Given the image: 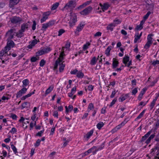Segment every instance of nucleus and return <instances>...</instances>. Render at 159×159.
I'll use <instances>...</instances> for the list:
<instances>
[{"label": "nucleus", "instance_id": "1", "mask_svg": "<svg viewBox=\"0 0 159 159\" xmlns=\"http://www.w3.org/2000/svg\"><path fill=\"white\" fill-rule=\"evenodd\" d=\"M8 41L7 44L5 47L4 50L1 51L0 52V55L2 56L6 53L11 48L14 46V42L11 39H7Z\"/></svg>", "mask_w": 159, "mask_h": 159}, {"label": "nucleus", "instance_id": "2", "mask_svg": "<svg viewBox=\"0 0 159 159\" xmlns=\"http://www.w3.org/2000/svg\"><path fill=\"white\" fill-rule=\"evenodd\" d=\"M16 33L15 29H11L9 30L6 33V36L7 38V39H11L13 38L15 35Z\"/></svg>", "mask_w": 159, "mask_h": 159}, {"label": "nucleus", "instance_id": "3", "mask_svg": "<svg viewBox=\"0 0 159 159\" xmlns=\"http://www.w3.org/2000/svg\"><path fill=\"white\" fill-rule=\"evenodd\" d=\"M102 148L99 147L98 148H97L96 147L93 146L92 148L89 149L87 151L85 152L84 154L85 155H87L89 153L92 152L93 154L94 155L96 153V152L102 149Z\"/></svg>", "mask_w": 159, "mask_h": 159}, {"label": "nucleus", "instance_id": "4", "mask_svg": "<svg viewBox=\"0 0 159 159\" xmlns=\"http://www.w3.org/2000/svg\"><path fill=\"white\" fill-rule=\"evenodd\" d=\"M58 60H56L54 65V70H56L57 69L58 66L59 65V70L60 72H62L63 70L65 65L62 63V61H58Z\"/></svg>", "mask_w": 159, "mask_h": 159}, {"label": "nucleus", "instance_id": "5", "mask_svg": "<svg viewBox=\"0 0 159 159\" xmlns=\"http://www.w3.org/2000/svg\"><path fill=\"white\" fill-rule=\"evenodd\" d=\"M75 6V3H73V1H70L65 5L64 9L67 10L68 11H70L72 9L74 8Z\"/></svg>", "mask_w": 159, "mask_h": 159}, {"label": "nucleus", "instance_id": "6", "mask_svg": "<svg viewBox=\"0 0 159 159\" xmlns=\"http://www.w3.org/2000/svg\"><path fill=\"white\" fill-rule=\"evenodd\" d=\"M77 21L76 16L73 14L70 16V20L69 22L70 25L72 26L75 25V23Z\"/></svg>", "mask_w": 159, "mask_h": 159}, {"label": "nucleus", "instance_id": "7", "mask_svg": "<svg viewBox=\"0 0 159 159\" xmlns=\"http://www.w3.org/2000/svg\"><path fill=\"white\" fill-rule=\"evenodd\" d=\"M92 8L91 6H89L80 12V13L83 15H86L92 11Z\"/></svg>", "mask_w": 159, "mask_h": 159}, {"label": "nucleus", "instance_id": "8", "mask_svg": "<svg viewBox=\"0 0 159 159\" xmlns=\"http://www.w3.org/2000/svg\"><path fill=\"white\" fill-rule=\"evenodd\" d=\"M21 20V18L17 16L13 17L11 19V22L13 24H20Z\"/></svg>", "mask_w": 159, "mask_h": 159}, {"label": "nucleus", "instance_id": "9", "mask_svg": "<svg viewBox=\"0 0 159 159\" xmlns=\"http://www.w3.org/2000/svg\"><path fill=\"white\" fill-rule=\"evenodd\" d=\"M50 14V12L49 11H47L43 13V17L40 20L41 23H42L45 22L48 18Z\"/></svg>", "mask_w": 159, "mask_h": 159}, {"label": "nucleus", "instance_id": "10", "mask_svg": "<svg viewBox=\"0 0 159 159\" xmlns=\"http://www.w3.org/2000/svg\"><path fill=\"white\" fill-rule=\"evenodd\" d=\"M27 89L25 87H23L22 89L18 92L16 94V98H19L20 97L22 94L25 93L27 91Z\"/></svg>", "mask_w": 159, "mask_h": 159}, {"label": "nucleus", "instance_id": "11", "mask_svg": "<svg viewBox=\"0 0 159 159\" xmlns=\"http://www.w3.org/2000/svg\"><path fill=\"white\" fill-rule=\"evenodd\" d=\"M84 24L83 23H81L77 27L75 31V33L76 34H78L79 32L81 31L84 27Z\"/></svg>", "mask_w": 159, "mask_h": 159}, {"label": "nucleus", "instance_id": "12", "mask_svg": "<svg viewBox=\"0 0 159 159\" xmlns=\"http://www.w3.org/2000/svg\"><path fill=\"white\" fill-rule=\"evenodd\" d=\"M28 26L29 25L27 23H23L21 25L20 29V30L24 33L26 30H28Z\"/></svg>", "mask_w": 159, "mask_h": 159}, {"label": "nucleus", "instance_id": "13", "mask_svg": "<svg viewBox=\"0 0 159 159\" xmlns=\"http://www.w3.org/2000/svg\"><path fill=\"white\" fill-rule=\"evenodd\" d=\"M100 5L102 10L103 12H104L105 10H107L109 6V4L107 3H105L103 5L100 3Z\"/></svg>", "mask_w": 159, "mask_h": 159}, {"label": "nucleus", "instance_id": "14", "mask_svg": "<svg viewBox=\"0 0 159 159\" xmlns=\"http://www.w3.org/2000/svg\"><path fill=\"white\" fill-rule=\"evenodd\" d=\"M20 0H10L9 2V6L11 7H12L15 5L17 4Z\"/></svg>", "mask_w": 159, "mask_h": 159}, {"label": "nucleus", "instance_id": "15", "mask_svg": "<svg viewBox=\"0 0 159 159\" xmlns=\"http://www.w3.org/2000/svg\"><path fill=\"white\" fill-rule=\"evenodd\" d=\"M152 131V129L149 131L146 134L143 136L142 137L141 140L142 142L144 141L150 135Z\"/></svg>", "mask_w": 159, "mask_h": 159}, {"label": "nucleus", "instance_id": "16", "mask_svg": "<svg viewBox=\"0 0 159 159\" xmlns=\"http://www.w3.org/2000/svg\"><path fill=\"white\" fill-rule=\"evenodd\" d=\"M66 109V112L68 114L69 112H71L73 108V106L71 105H69L68 107L67 106L65 107Z\"/></svg>", "mask_w": 159, "mask_h": 159}, {"label": "nucleus", "instance_id": "17", "mask_svg": "<svg viewBox=\"0 0 159 159\" xmlns=\"http://www.w3.org/2000/svg\"><path fill=\"white\" fill-rule=\"evenodd\" d=\"M30 103L29 102H25L22 104L21 105L22 108V109L24 108H29L30 107Z\"/></svg>", "mask_w": 159, "mask_h": 159}, {"label": "nucleus", "instance_id": "18", "mask_svg": "<svg viewBox=\"0 0 159 159\" xmlns=\"http://www.w3.org/2000/svg\"><path fill=\"white\" fill-rule=\"evenodd\" d=\"M37 43V40L36 39H34L31 43L28 46V48L29 49L32 48Z\"/></svg>", "mask_w": 159, "mask_h": 159}, {"label": "nucleus", "instance_id": "19", "mask_svg": "<svg viewBox=\"0 0 159 159\" xmlns=\"http://www.w3.org/2000/svg\"><path fill=\"white\" fill-rule=\"evenodd\" d=\"M115 27V25L112 23H111L107 25V30L112 31Z\"/></svg>", "mask_w": 159, "mask_h": 159}, {"label": "nucleus", "instance_id": "20", "mask_svg": "<svg viewBox=\"0 0 159 159\" xmlns=\"http://www.w3.org/2000/svg\"><path fill=\"white\" fill-rule=\"evenodd\" d=\"M128 96V94H126L125 95H123L119 98V101L120 102H123L125 100Z\"/></svg>", "mask_w": 159, "mask_h": 159}, {"label": "nucleus", "instance_id": "21", "mask_svg": "<svg viewBox=\"0 0 159 159\" xmlns=\"http://www.w3.org/2000/svg\"><path fill=\"white\" fill-rule=\"evenodd\" d=\"M155 136V133H154L152 134L149 137V138L147 139L146 140L145 143L147 144L149 143L151 140V139H153Z\"/></svg>", "mask_w": 159, "mask_h": 159}, {"label": "nucleus", "instance_id": "22", "mask_svg": "<svg viewBox=\"0 0 159 159\" xmlns=\"http://www.w3.org/2000/svg\"><path fill=\"white\" fill-rule=\"evenodd\" d=\"M93 130H91L89 132L87 133L85 135L84 137H86L87 139H89L90 137L93 135Z\"/></svg>", "mask_w": 159, "mask_h": 159}, {"label": "nucleus", "instance_id": "23", "mask_svg": "<svg viewBox=\"0 0 159 159\" xmlns=\"http://www.w3.org/2000/svg\"><path fill=\"white\" fill-rule=\"evenodd\" d=\"M64 55V50H63L60 54L59 57L57 60H58V61H62L63 59V57Z\"/></svg>", "mask_w": 159, "mask_h": 159}, {"label": "nucleus", "instance_id": "24", "mask_svg": "<svg viewBox=\"0 0 159 159\" xmlns=\"http://www.w3.org/2000/svg\"><path fill=\"white\" fill-rule=\"evenodd\" d=\"M150 80L152 81V82L150 84V86H154L157 81V78H155V79H153V80H152L151 77H150L148 79V80L149 81Z\"/></svg>", "mask_w": 159, "mask_h": 159}, {"label": "nucleus", "instance_id": "25", "mask_svg": "<svg viewBox=\"0 0 159 159\" xmlns=\"http://www.w3.org/2000/svg\"><path fill=\"white\" fill-rule=\"evenodd\" d=\"M97 61V59L96 57H93L91 59L90 62V64L91 65H94L96 63V62Z\"/></svg>", "mask_w": 159, "mask_h": 159}, {"label": "nucleus", "instance_id": "26", "mask_svg": "<svg viewBox=\"0 0 159 159\" xmlns=\"http://www.w3.org/2000/svg\"><path fill=\"white\" fill-rule=\"evenodd\" d=\"M118 61H117L116 59H113V62L112 63V67L113 69L115 68L117 66L118 64Z\"/></svg>", "mask_w": 159, "mask_h": 159}, {"label": "nucleus", "instance_id": "27", "mask_svg": "<svg viewBox=\"0 0 159 159\" xmlns=\"http://www.w3.org/2000/svg\"><path fill=\"white\" fill-rule=\"evenodd\" d=\"M144 23V22L143 21H141L140 24L137 26L136 29L138 30H141L143 28V25Z\"/></svg>", "mask_w": 159, "mask_h": 159}, {"label": "nucleus", "instance_id": "28", "mask_svg": "<svg viewBox=\"0 0 159 159\" xmlns=\"http://www.w3.org/2000/svg\"><path fill=\"white\" fill-rule=\"evenodd\" d=\"M16 35L18 38H21L23 36V33L19 30L18 32H16Z\"/></svg>", "mask_w": 159, "mask_h": 159}, {"label": "nucleus", "instance_id": "29", "mask_svg": "<svg viewBox=\"0 0 159 159\" xmlns=\"http://www.w3.org/2000/svg\"><path fill=\"white\" fill-rule=\"evenodd\" d=\"M140 37L139 35V33L138 32H136L135 36H134V42L135 43H136L138 41V40H139L140 38Z\"/></svg>", "mask_w": 159, "mask_h": 159}, {"label": "nucleus", "instance_id": "30", "mask_svg": "<svg viewBox=\"0 0 159 159\" xmlns=\"http://www.w3.org/2000/svg\"><path fill=\"white\" fill-rule=\"evenodd\" d=\"M23 85L22 86L23 87H25V86L28 85L29 84V81L28 79L24 80L22 81Z\"/></svg>", "mask_w": 159, "mask_h": 159}, {"label": "nucleus", "instance_id": "31", "mask_svg": "<svg viewBox=\"0 0 159 159\" xmlns=\"http://www.w3.org/2000/svg\"><path fill=\"white\" fill-rule=\"evenodd\" d=\"M94 108V106L93 104L92 103H90L88 106L87 111L89 112L91 110L93 109Z\"/></svg>", "mask_w": 159, "mask_h": 159}, {"label": "nucleus", "instance_id": "32", "mask_svg": "<svg viewBox=\"0 0 159 159\" xmlns=\"http://www.w3.org/2000/svg\"><path fill=\"white\" fill-rule=\"evenodd\" d=\"M53 89V86H50L46 91L45 94L47 95L49 94L51 91H52Z\"/></svg>", "mask_w": 159, "mask_h": 159}, {"label": "nucleus", "instance_id": "33", "mask_svg": "<svg viewBox=\"0 0 159 159\" xmlns=\"http://www.w3.org/2000/svg\"><path fill=\"white\" fill-rule=\"evenodd\" d=\"M111 50V47L108 46L105 51V54L107 56H109L110 55V52Z\"/></svg>", "mask_w": 159, "mask_h": 159}, {"label": "nucleus", "instance_id": "34", "mask_svg": "<svg viewBox=\"0 0 159 159\" xmlns=\"http://www.w3.org/2000/svg\"><path fill=\"white\" fill-rule=\"evenodd\" d=\"M43 50L44 54H45L50 52L51 51V48L49 47H47L46 48H43Z\"/></svg>", "mask_w": 159, "mask_h": 159}, {"label": "nucleus", "instance_id": "35", "mask_svg": "<svg viewBox=\"0 0 159 159\" xmlns=\"http://www.w3.org/2000/svg\"><path fill=\"white\" fill-rule=\"evenodd\" d=\"M129 60V58L128 56H125L123 58V63L126 65Z\"/></svg>", "mask_w": 159, "mask_h": 159}, {"label": "nucleus", "instance_id": "36", "mask_svg": "<svg viewBox=\"0 0 159 159\" xmlns=\"http://www.w3.org/2000/svg\"><path fill=\"white\" fill-rule=\"evenodd\" d=\"M76 76L79 78H82L84 76V74L82 72L79 71L77 73Z\"/></svg>", "mask_w": 159, "mask_h": 159}, {"label": "nucleus", "instance_id": "37", "mask_svg": "<svg viewBox=\"0 0 159 159\" xmlns=\"http://www.w3.org/2000/svg\"><path fill=\"white\" fill-rule=\"evenodd\" d=\"M43 54H44V53L42 49L41 50H39L36 53V56L37 57L39 56H41Z\"/></svg>", "mask_w": 159, "mask_h": 159}, {"label": "nucleus", "instance_id": "38", "mask_svg": "<svg viewBox=\"0 0 159 159\" xmlns=\"http://www.w3.org/2000/svg\"><path fill=\"white\" fill-rule=\"evenodd\" d=\"M104 125V124L103 122H100L97 124V127L99 129H100Z\"/></svg>", "mask_w": 159, "mask_h": 159}, {"label": "nucleus", "instance_id": "39", "mask_svg": "<svg viewBox=\"0 0 159 159\" xmlns=\"http://www.w3.org/2000/svg\"><path fill=\"white\" fill-rule=\"evenodd\" d=\"M49 27V26L47 23L43 24L42 25L41 30H45Z\"/></svg>", "mask_w": 159, "mask_h": 159}, {"label": "nucleus", "instance_id": "40", "mask_svg": "<svg viewBox=\"0 0 159 159\" xmlns=\"http://www.w3.org/2000/svg\"><path fill=\"white\" fill-rule=\"evenodd\" d=\"M150 14V12L148 11L147 13L144 16L143 19L142 20L143 21L145 22V20L147 19Z\"/></svg>", "mask_w": 159, "mask_h": 159}, {"label": "nucleus", "instance_id": "41", "mask_svg": "<svg viewBox=\"0 0 159 159\" xmlns=\"http://www.w3.org/2000/svg\"><path fill=\"white\" fill-rule=\"evenodd\" d=\"M152 42H149V41H148L147 42L144 48L146 49H147L152 44Z\"/></svg>", "mask_w": 159, "mask_h": 159}, {"label": "nucleus", "instance_id": "42", "mask_svg": "<svg viewBox=\"0 0 159 159\" xmlns=\"http://www.w3.org/2000/svg\"><path fill=\"white\" fill-rule=\"evenodd\" d=\"M59 5V3L58 2H56L54 4H53L52 7V10H54L57 9V8L58 7Z\"/></svg>", "mask_w": 159, "mask_h": 159}, {"label": "nucleus", "instance_id": "43", "mask_svg": "<svg viewBox=\"0 0 159 159\" xmlns=\"http://www.w3.org/2000/svg\"><path fill=\"white\" fill-rule=\"evenodd\" d=\"M90 45V43H87L85 44L84 45L83 47V49L84 50H86L89 48V46Z\"/></svg>", "mask_w": 159, "mask_h": 159}, {"label": "nucleus", "instance_id": "44", "mask_svg": "<svg viewBox=\"0 0 159 159\" xmlns=\"http://www.w3.org/2000/svg\"><path fill=\"white\" fill-rule=\"evenodd\" d=\"M120 21L119 19H115L113 20V23H112L115 26L116 25L119 24L120 23Z\"/></svg>", "mask_w": 159, "mask_h": 159}, {"label": "nucleus", "instance_id": "45", "mask_svg": "<svg viewBox=\"0 0 159 159\" xmlns=\"http://www.w3.org/2000/svg\"><path fill=\"white\" fill-rule=\"evenodd\" d=\"M11 147L13 152L15 154H16L17 153V150L16 148L13 144H11Z\"/></svg>", "mask_w": 159, "mask_h": 159}, {"label": "nucleus", "instance_id": "46", "mask_svg": "<svg viewBox=\"0 0 159 159\" xmlns=\"http://www.w3.org/2000/svg\"><path fill=\"white\" fill-rule=\"evenodd\" d=\"M70 43L69 42H67L66 44L65 47L62 48V50H64V48H69L70 46Z\"/></svg>", "mask_w": 159, "mask_h": 159}, {"label": "nucleus", "instance_id": "47", "mask_svg": "<svg viewBox=\"0 0 159 159\" xmlns=\"http://www.w3.org/2000/svg\"><path fill=\"white\" fill-rule=\"evenodd\" d=\"M153 35L152 34H148L147 37V40L148 41L152 42V36Z\"/></svg>", "mask_w": 159, "mask_h": 159}, {"label": "nucleus", "instance_id": "48", "mask_svg": "<svg viewBox=\"0 0 159 159\" xmlns=\"http://www.w3.org/2000/svg\"><path fill=\"white\" fill-rule=\"evenodd\" d=\"M145 111L143 110L142 112L139 115L137 116V119H140L144 115V113H145Z\"/></svg>", "mask_w": 159, "mask_h": 159}, {"label": "nucleus", "instance_id": "49", "mask_svg": "<svg viewBox=\"0 0 159 159\" xmlns=\"http://www.w3.org/2000/svg\"><path fill=\"white\" fill-rule=\"evenodd\" d=\"M46 63V61L43 59H42L41 60L40 62V66L41 67L43 66Z\"/></svg>", "mask_w": 159, "mask_h": 159}, {"label": "nucleus", "instance_id": "50", "mask_svg": "<svg viewBox=\"0 0 159 159\" xmlns=\"http://www.w3.org/2000/svg\"><path fill=\"white\" fill-rule=\"evenodd\" d=\"M49 27L53 25L55 23V21L54 20H50L47 23Z\"/></svg>", "mask_w": 159, "mask_h": 159}, {"label": "nucleus", "instance_id": "51", "mask_svg": "<svg viewBox=\"0 0 159 159\" xmlns=\"http://www.w3.org/2000/svg\"><path fill=\"white\" fill-rule=\"evenodd\" d=\"M117 91H116L115 89H114L113 91L112 92L111 94L110 95V97L111 98H114Z\"/></svg>", "mask_w": 159, "mask_h": 159}, {"label": "nucleus", "instance_id": "52", "mask_svg": "<svg viewBox=\"0 0 159 159\" xmlns=\"http://www.w3.org/2000/svg\"><path fill=\"white\" fill-rule=\"evenodd\" d=\"M65 32V30L62 29L58 31V36H60L62 34L64 33Z\"/></svg>", "mask_w": 159, "mask_h": 159}, {"label": "nucleus", "instance_id": "53", "mask_svg": "<svg viewBox=\"0 0 159 159\" xmlns=\"http://www.w3.org/2000/svg\"><path fill=\"white\" fill-rule=\"evenodd\" d=\"M129 120V118H125L124 121L121 123V125H122L124 126L126 124L127 122Z\"/></svg>", "mask_w": 159, "mask_h": 159}, {"label": "nucleus", "instance_id": "54", "mask_svg": "<svg viewBox=\"0 0 159 159\" xmlns=\"http://www.w3.org/2000/svg\"><path fill=\"white\" fill-rule=\"evenodd\" d=\"M116 101H117V98H114L113 100L111 102L110 106L112 107L113 105H114L115 104V103L116 102Z\"/></svg>", "mask_w": 159, "mask_h": 159}, {"label": "nucleus", "instance_id": "55", "mask_svg": "<svg viewBox=\"0 0 159 159\" xmlns=\"http://www.w3.org/2000/svg\"><path fill=\"white\" fill-rule=\"evenodd\" d=\"M102 34V33L101 32L98 31L95 34H94V37H99L101 36Z\"/></svg>", "mask_w": 159, "mask_h": 159}, {"label": "nucleus", "instance_id": "56", "mask_svg": "<svg viewBox=\"0 0 159 159\" xmlns=\"http://www.w3.org/2000/svg\"><path fill=\"white\" fill-rule=\"evenodd\" d=\"M17 132V130L16 128L15 127H13L9 131V133H11L12 134H14V133L16 132Z\"/></svg>", "mask_w": 159, "mask_h": 159}, {"label": "nucleus", "instance_id": "57", "mask_svg": "<svg viewBox=\"0 0 159 159\" xmlns=\"http://www.w3.org/2000/svg\"><path fill=\"white\" fill-rule=\"evenodd\" d=\"M156 102L152 101V102L151 103L150 107L151 108V110H152L154 107V106Z\"/></svg>", "mask_w": 159, "mask_h": 159}, {"label": "nucleus", "instance_id": "58", "mask_svg": "<svg viewBox=\"0 0 159 159\" xmlns=\"http://www.w3.org/2000/svg\"><path fill=\"white\" fill-rule=\"evenodd\" d=\"M138 92L137 88H136L134 89L132 92V95H135Z\"/></svg>", "mask_w": 159, "mask_h": 159}, {"label": "nucleus", "instance_id": "59", "mask_svg": "<svg viewBox=\"0 0 159 159\" xmlns=\"http://www.w3.org/2000/svg\"><path fill=\"white\" fill-rule=\"evenodd\" d=\"M10 117L13 120H16L17 117V116L15 114L12 113L11 114Z\"/></svg>", "mask_w": 159, "mask_h": 159}, {"label": "nucleus", "instance_id": "60", "mask_svg": "<svg viewBox=\"0 0 159 159\" xmlns=\"http://www.w3.org/2000/svg\"><path fill=\"white\" fill-rule=\"evenodd\" d=\"M41 140L39 139L37 140L34 145L36 147H38L40 144Z\"/></svg>", "mask_w": 159, "mask_h": 159}, {"label": "nucleus", "instance_id": "61", "mask_svg": "<svg viewBox=\"0 0 159 159\" xmlns=\"http://www.w3.org/2000/svg\"><path fill=\"white\" fill-rule=\"evenodd\" d=\"M53 116L55 117H57V118H58V112L57 111H53Z\"/></svg>", "mask_w": 159, "mask_h": 159}, {"label": "nucleus", "instance_id": "62", "mask_svg": "<svg viewBox=\"0 0 159 159\" xmlns=\"http://www.w3.org/2000/svg\"><path fill=\"white\" fill-rule=\"evenodd\" d=\"M44 132V130H43L40 131L38 132L37 134H36V135L39 136H42V134Z\"/></svg>", "mask_w": 159, "mask_h": 159}, {"label": "nucleus", "instance_id": "63", "mask_svg": "<svg viewBox=\"0 0 159 159\" xmlns=\"http://www.w3.org/2000/svg\"><path fill=\"white\" fill-rule=\"evenodd\" d=\"M55 127H52L51 129V132L50 133V135H52L54 133L55 131Z\"/></svg>", "mask_w": 159, "mask_h": 159}, {"label": "nucleus", "instance_id": "64", "mask_svg": "<svg viewBox=\"0 0 159 159\" xmlns=\"http://www.w3.org/2000/svg\"><path fill=\"white\" fill-rule=\"evenodd\" d=\"M159 64V61L156 60V61H153L152 63V64L153 66H155L157 64Z\"/></svg>", "mask_w": 159, "mask_h": 159}]
</instances>
